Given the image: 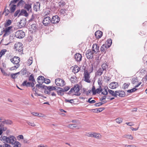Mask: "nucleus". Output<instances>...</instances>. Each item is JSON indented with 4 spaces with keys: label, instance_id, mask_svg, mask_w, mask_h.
<instances>
[{
    "label": "nucleus",
    "instance_id": "58",
    "mask_svg": "<svg viewBox=\"0 0 147 147\" xmlns=\"http://www.w3.org/2000/svg\"><path fill=\"white\" fill-rule=\"evenodd\" d=\"M51 82V81L50 80L48 79H45V80H44V82L46 84H49Z\"/></svg>",
    "mask_w": 147,
    "mask_h": 147
},
{
    "label": "nucleus",
    "instance_id": "1",
    "mask_svg": "<svg viewBox=\"0 0 147 147\" xmlns=\"http://www.w3.org/2000/svg\"><path fill=\"white\" fill-rule=\"evenodd\" d=\"M23 48V45L21 42H16L14 45V49L16 52H20L22 51Z\"/></svg>",
    "mask_w": 147,
    "mask_h": 147
},
{
    "label": "nucleus",
    "instance_id": "16",
    "mask_svg": "<svg viewBox=\"0 0 147 147\" xmlns=\"http://www.w3.org/2000/svg\"><path fill=\"white\" fill-rule=\"evenodd\" d=\"M75 59L77 61H80L82 60V55L79 53H77L74 55Z\"/></svg>",
    "mask_w": 147,
    "mask_h": 147
},
{
    "label": "nucleus",
    "instance_id": "46",
    "mask_svg": "<svg viewBox=\"0 0 147 147\" xmlns=\"http://www.w3.org/2000/svg\"><path fill=\"white\" fill-rule=\"evenodd\" d=\"M27 123L30 126L32 127H34L36 126V125L34 123L33 121H26Z\"/></svg>",
    "mask_w": 147,
    "mask_h": 147
},
{
    "label": "nucleus",
    "instance_id": "31",
    "mask_svg": "<svg viewBox=\"0 0 147 147\" xmlns=\"http://www.w3.org/2000/svg\"><path fill=\"white\" fill-rule=\"evenodd\" d=\"M101 93L102 94H103L104 95H107L108 92L107 91V89L105 88H104L102 89H101Z\"/></svg>",
    "mask_w": 147,
    "mask_h": 147
},
{
    "label": "nucleus",
    "instance_id": "36",
    "mask_svg": "<svg viewBox=\"0 0 147 147\" xmlns=\"http://www.w3.org/2000/svg\"><path fill=\"white\" fill-rule=\"evenodd\" d=\"M7 51V50L6 49L2 50L0 52V57L1 58L3 55H4Z\"/></svg>",
    "mask_w": 147,
    "mask_h": 147
},
{
    "label": "nucleus",
    "instance_id": "59",
    "mask_svg": "<svg viewBox=\"0 0 147 147\" xmlns=\"http://www.w3.org/2000/svg\"><path fill=\"white\" fill-rule=\"evenodd\" d=\"M4 34L3 35V37H5L7 36H9V35L10 34V33L7 32H4Z\"/></svg>",
    "mask_w": 147,
    "mask_h": 147
},
{
    "label": "nucleus",
    "instance_id": "30",
    "mask_svg": "<svg viewBox=\"0 0 147 147\" xmlns=\"http://www.w3.org/2000/svg\"><path fill=\"white\" fill-rule=\"evenodd\" d=\"M102 78V77H100L98 78V83L99 86H101L103 83Z\"/></svg>",
    "mask_w": 147,
    "mask_h": 147
},
{
    "label": "nucleus",
    "instance_id": "62",
    "mask_svg": "<svg viewBox=\"0 0 147 147\" xmlns=\"http://www.w3.org/2000/svg\"><path fill=\"white\" fill-rule=\"evenodd\" d=\"M17 139L18 140H20L21 139H23L24 137L23 135H20L18 136L17 137Z\"/></svg>",
    "mask_w": 147,
    "mask_h": 147
},
{
    "label": "nucleus",
    "instance_id": "45",
    "mask_svg": "<svg viewBox=\"0 0 147 147\" xmlns=\"http://www.w3.org/2000/svg\"><path fill=\"white\" fill-rule=\"evenodd\" d=\"M94 132H90L86 133L85 135L89 137H93Z\"/></svg>",
    "mask_w": 147,
    "mask_h": 147
},
{
    "label": "nucleus",
    "instance_id": "20",
    "mask_svg": "<svg viewBox=\"0 0 147 147\" xmlns=\"http://www.w3.org/2000/svg\"><path fill=\"white\" fill-rule=\"evenodd\" d=\"M141 84H142V82H139V83H138V84H137L135 86V88H134L133 89H130V90H128L127 91V92H130V93L131 92H131H134L135 91H136L138 89H137L136 88L138 87Z\"/></svg>",
    "mask_w": 147,
    "mask_h": 147
},
{
    "label": "nucleus",
    "instance_id": "38",
    "mask_svg": "<svg viewBox=\"0 0 147 147\" xmlns=\"http://www.w3.org/2000/svg\"><path fill=\"white\" fill-rule=\"evenodd\" d=\"M6 7H5V8L3 11V12H2V13H3V14L5 13V16H7L8 14L10 12V11L8 9H6Z\"/></svg>",
    "mask_w": 147,
    "mask_h": 147
},
{
    "label": "nucleus",
    "instance_id": "39",
    "mask_svg": "<svg viewBox=\"0 0 147 147\" xmlns=\"http://www.w3.org/2000/svg\"><path fill=\"white\" fill-rule=\"evenodd\" d=\"M13 147H21V144L18 141H16L13 144Z\"/></svg>",
    "mask_w": 147,
    "mask_h": 147
},
{
    "label": "nucleus",
    "instance_id": "64",
    "mask_svg": "<svg viewBox=\"0 0 147 147\" xmlns=\"http://www.w3.org/2000/svg\"><path fill=\"white\" fill-rule=\"evenodd\" d=\"M76 80L75 78L73 77H71L70 79V80L73 83L75 82Z\"/></svg>",
    "mask_w": 147,
    "mask_h": 147
},
{
    "label": "nucleus",
    "instance_id": "14",
    "mask_svg": "<svg viewBox=\"0 0 147 147\" xmlns=\"http://www.w3.org/2000/svg\"><path fill=\"white\" fill-rule=\"evenodd\" d=\"M22 85L23 86H26V87L31 86L33 87L34 86V84L33 82H28L26 80L22 83Z\"/></svg>",
    "mask_w": 147,
    "mask_h": 147
},
{
    "label": "nucleus",
    "instance_id": "60",
    "mask_svg": "<svg viewBox=\"0 0 147 147\" xmlns=\"http://www.w3.org/2000/svg\"><path fill=\"white\" fill-rule=\"evenodd\" d=\"M18 74V73H16L15 74H11V77L12 78L15 79L17 78V75Z\"/></svg>",
    "mask_w": 147,
    "mask_h": 147
},
{
    "label": "nucleus",
    "instance_id": "61",
    "mask_svg": "<svg viewBox=\"0 0 147 147\" xmlns=\"http://www.w3.org/2000/svg\"><path fill=\"white\" fill-rule=\"evenodd\" d=\"M31 28L32 30H35L36 29V25L35 24H33L31 26Z\"/></svg>",
    "mask_w": 147,
    "mask_h": 147
},
{
    "label": "nucleus",
    "instance_id": "53",
    "mask_svg": "<svg viewBox=\"0 0 147 147\" xmlns=\"http://www.w3.org/2000/svg\"><path fill=\"white\" fill-rule=\"evenodd\" d=\"M105 48H107V47H106V46L105 44H104L102 45V46H101L100 48V51L101 52H103L105 51L104 49Z\"/></svg>",
    "mask_w": 147,
    "mask_h": 147
},
{
    "label": "nucleus",
    "instance_id": "5",
    "mask_svg": "<svg viewBox=\"0 0 147 147\" xmlns=\"http://www.w3.org/2000/svg\"><path fill=\"white\" fill-rule=\"evenodd\" d=\"M15 36L19 38H22L25 36V33L22 30L17 31L15 34Z\"/></svg>",
    "mask_w": 147,
    "mask_h": 147
},
{
    "label": "nucleus",
    "instance_id": "2",
    "mask_svg": "<svg viewBox=\"0 0 147 147\" xmlns=\"http://www.w3.org/2000/svg\"><path fill=\"white\" fill-rule=\"evenodd\" d=\"M79 86L78 85L76 84L71 89L69 92L70 93L74 92V94L75 95L79 96L80 94V93L79 92Z\"/></svg>",
    "mask_w": 147,
    "mask_h": 147
},
{
    "label": "nucleus",
    "instance_id": "47",
    "mask_svg": "<svg viewBox=\"0 0 147 147\" xmlns=\"http://www.w3.org/2000/svg\"><path fill=\"white\" fill-rule=\"evenodd\" d=\"M29 81H31L34 83V82H35V80L32 74H31L29 77Z\"/></svg>",
    "mask_w": 147,
    "mask_h": 147
},
{
    "label": "nucleus",
    "instance_id": "19",
    "mask_svg": "<svg viewBox=\"0 0 147 147\" xmlns=\"http://www.w3.org/2000/svg\"><path fill=\"white\" fill-rule=\"evenodd\" d=\"M40 3L38 2H37L34 5V9L36 11H37L40 10Z\"/></svg>",
    "mask_w": 147,
    "mask_h": 147
},
{
    "label": "nucleus",
    "instance_id": "26",
    "mask_svg": "<svg viewBox=\"0 0 147 147\" xmlns=\"http://www.w3.org/2000/svg\"><path fill=\"white\" fill-rule=\"evenodd\" d=\"M32 4H25L24 8L28 11L31 10Z\"/></svg>",
    "mask_w": 147,
    "mask_h": 147
},
{
    "label": "nucleus",
    "instance_id": "27",
    "mask_svg": "<svg viewBox=\"0 0 147 147\" xmlns=\"http://www.w3.org/2000/svg\"><path fill=\"white\" fill-rule=\"evenodd\" d=\"M94 138L98 139H100L102 138V135L99 133L94 132Z\"/></svg>",
    "mask_w": 147,
    "mask_h": 147
},
{
    "label": "nucleus",
    "instance_id": "40",
    "mask_svg": "<svg viewBox=\"0 0 147 147\" xmlns=\"http://www.w3.org/2000/svg\"><path fill=\"white\" fill-rule=\"evenodd\" d=\"M124 136L125 138L130 140H132L133 139V137L131 135H125Z\"/></svg>",
    "mask_w": 147,
    "mask_h": 147
},
{
    "label": "nucleus",
    "instance_id": "18",
    "mask_svg": "<svg viewBox=\"0 0 147 147\" xmlns=\"http://www.w3.org/2000/svg\"><path fill=\"white\" fill-rule=\"evenodd\" d=\"M115 92L116 93L117 96H118L120 97H123L125 95V92L123 91L117 90L115 91Z\"/></svg>",
    "mask_w": 147,
    "mask_h": 147
},
{
    "label": "nucleus",
    "instance_id": "41",
    "mask_svg": "<svg viewBox=\"0 0 147 147\" xmlns=\"http://www.w3.org/2000/svg\"><path fill=\"white\" fill-rule=\"evenodd\" d=\"M12 28V26H9L7 27H6L4 30V32H7L10 33V30Z\"/></svg>",
    "mask_w": 147,
    "mask_h": 147
},
{
    "label": "nucleus",
    "instance_id": "17",
    "mask_svg": "<svg viewBox=\"0 0 147 147\" xmlns=\"http://www.w3.org/2000/svg\"><path fill=\"white\" fill-rule=\"evenodd\" d=\"M72 71L74 74L76 73L80 70V68L77 65H75L72 66Z\"/></svg>",
    "mask_w": 147,
    "mask_h": 147
},
{
    "label": "nucleus",
    "instance_id": "3",
    "mask_svg": "<svg viewBox=\"0 0 147 147\" xmlns=\"http://www.w3.org/2000/svg\"><path fill=\"white\" fill-rule=\"evenodd\" d=\"M90 73L87 70H84V81L88 83H90L91 82L90 79Z\"/></svg>",
    "mask_w": 147,
    "mask_h": 147
},
{
    "label": "nucleus",
    "instance_id": "57",
    "mask_svg": "<svg viewBox=\"0 0 147 147\" xmlns=\"http://www.w3.org/2000/svg\"><path fill=\"white\" fill-rule=\"evenodd\" d=\"M50 13V11L49 10L47 9L45 12L44 14L45 15L47 16L49 15Z\"/></svg>",
    "mask_w": 147,
    "mask_h": 147
},
{
    "label": "nucleus",
    "instance_id": "56",
    "mask_svg": "<svg viewBox=\"0 0 147 147\" xmlns=\"http://www.w3.org/2000/svg\"><path fill=\"white\" fill-rule=\"evenodd\" d=\"M92 98H89L88 99V102L90 103H95L96 102V101L95 100H91L92 99Z\"/></svg>",
    "mask_w": 147,
    "mask_h": 147
},
{
    "label": "nucleus",
    "instance_id": "55",
    "mask_svg": "<svg viewBox=\"0 0 147 147\" xmlns=\"http://www.w3.org/2000/svg\"><path fill=\"white\" fill-rule=\"evenodd\" d=\"M125 147H138V146L134 145H127L125 144Z\"/></svg>",
    "mask_w": 147,
    "mask_h": 147
},
{
    "label": "nucleus",
    "instance_id": "11",
    "mask_svg": "<svg viewBox=\"0 0 147 147\" xmlns=\"http://www.w3.org/2000/svg\"><path fill=\"white\" fill-rule=\"evenodd\" d=\"M16 139L14 136H10L8 137L7 143L11 144H13L16 142Z\"/></svg>",
    "mask_w": 147,
    "mask_h": 147
},
{
    "label": "nucleus",
    "instance_id": "25",
    "mask_svg": "<svg viewBox=\"0 0 147 147\" xmlns=\"http://www.w3.org/2000/svg\"><path fill=\"white\" fill-rule=\"evenodd\" d=\"M9 5L10 6V10L11 13L14 12L16 9V5L14 4H11L10 3Z\"/></svg>",
    "mask_w": 147,
    "mask_h": 147
},
{
    "label": "nucleus",
    "instance_id": "35",
    "mask_svg": "<svg viewBox=\"0 0 147 147\" xmlns=\"http://www.w3.org/2000/svg\"><path fill=\"white\" fill-rule=\"evenodd\" d=\"M115 120L117 123L120 124L122 122L123 119L122 118L118 117Z\"/></svg>",
    "mask_w": 147,
    "mask_h": 147
},
{
    "label": "nucleus",
    "instance_id": "28",
    "mask_svg": "<svg viewBox=\"0 0 147 147\" xmlns=\"http://www.w3.org/2000/svg\"><path fill=\"white\" fill-rule=\"evenodd\" d=\"M107 43L105 44L107 48H109L112 43V40L111 39H109L107 41Z\"/></svg>",
    "mask_w": 147,
    "mask_h": 147
},
{
    "label": "nucleus",
    "instance_id": "10",
    "mask_svg": "<svg viewBox=\"0 0 147 147\" xmlns=\"http://www.w3.org/2000/svg\"><path fill=\"white\" fill-rule=\"evenodd\" d=\"M60 21L59 17L57 15L53 16L51 19V22L52 24H57Z\"/></svg>",
    "mask_w": 147,
    "mask_h": 147
},
{
    "label": "nucleus",
    "instance_id": "6",
    "mask_svg": "<svg viewBox=\"0 0 147 147\" xmlns=\"http://www.w3.org/2000/svg\"><path fill=\"white\" fill-rule=\"evenodd\" d=\"M102 87L101 86H99L98 88L95 89V86H93L92 88V92L93 95H95L97 93L100 94L101 91Z\"/></svg>",
    "mask_w": 147,
    "mask_h": 147
},
{
    "label": "nucleus",
    "instance_id": "24",
    "mask_svg": "<svg viewBox=\"0 0 147 147\" xmlns=\"http://www.w3.org/2000/svg\"><path fill=\"white\" fill-rule=\"evenodd\" d=\"M45 78L42 76H39L37 79L38 82L40 84H42L44 82Z\"/></svg>",
    "mask_w": 147,
    "mask_h": 147
},
{
    "label": "nucleus",
    "instance_id": "29",
    "mask_svg": "<svg viewBox=\"0 0 147 147\" xmlns=\"http://www.w3.org/2000/svg\"><path fill=\"white\" fill-rule=\"evenodd\" d=\"M103 70L101 68H99L96 73V75L98 76H100L103 73Z\"/></svg>",
    "mask_w": 147,
    "mask_h": 147
},
{
    "label": "nucleus",
    "instance_id": "37",
    "mask_svg": "<svg viewBox=\"0 0 147 147\" xmlns=\"http://www.w3.org/2000/svg\"><path fill=\"white\" fill-rule=\"evenodd\" d=\"M108 91L109 93L111 94L112 96L114 97L117 96V95H116V93L114 91L111 90H109Z\"/></svg>",
    "mask_w": 147,
    "mask_h": 147
},
{
    "label": "nucleus",
    "instance_id": "33",
    "mask_svg": "<svg viewBox=\"0 0 147 147\" xmlns=\"http://www.w3.org/2000/svg\"><path fill=\"white\" fill-rule=\"evenodd\" d=\"M20 64L16 65L15 66L9 68L10 70H13L18 68L20 66Z\"/></svg>",
    "mask_w": 147,
    "mask_h": 147
},
{
    "label": "nucleus",
    "instance_id": "42",
    "mask_svg": "<svg viewBox=\"0 0 147 147\" xmlns=\"http://www.w3.org/2000/svg\"><path fill=\"white\" fill-rule=\"evenodd\" d=\"M102 69L103 70H106V69L108 67V65H107L106 63H104L102 65Z\"/></svg>",
    "mask_w": 147,
    "mask_h": 147
},
{
    "label": "nucleus",
    "instance_id": "4",
    "mask_svg": "<svg viewBox=\"0 0 147 147\" xmlns=\"http://www.w3.org/2000/svg\"><path fill=\"white\" fill-rule=\"evenodd\" d=\"M55 83L58 86L63 87L65 84V82L64 80L60 78L56 79Z\"/></svg>",
    "mask_w": 147,
    "mask_h": 147
},
{
    "label": "nucleus",
    "instance_id": "54",
    "mask_svg": "<svg viewBox=\"0 0 147 147\" xmlns=\"http://www.w3.org/2000/svg\"><path fill=\"white\" fill-rule=\"evenodd\" d=\"M65 11H66V10L65 9H62L60 10V12L61 14L63 15H65Z\"/></svg>",
    "mask_w": 147,
    "mask_h": 147
},
{
    "label": "nucleus",
    "instance_id": "63",
    "mask_svg": "<svg viewBox=\"0 0 147 147\" xmlns=\"http://www.w3.org/2000/svg\"><path fill=\"white\" fill-rule=\"evenodd\" d=\"M69 89L70 88L68 86H66L63 89L64 90V92H65L68 91Z\"/></svg>",
    "mask_w": 147,
    "mask_h": 147
},
{
    "label": "nucleus",
    "instance_id": "49",
    "mask_svg": "<svg viewBox=\"0 0 147 147\" xmlns=\"http://www.w3.org/2000/svg\"><path fill=\"white\" fill-rule=\"evenodd\" d=\"M21 11L20 10V9H18L17 10L15 13L14 16L15 17H16L18 15H19L20 14Z\"/></svg>",
    "mask_w": 147,
    "mask_h": 147
},
{
    "label": "nucleus",
    "instance_id": "22",
    "mask_svg": "<svg viewBox=\"0 0 147 147\" xmlns=\"http://www.w3.org/2000/svg\"><path fill=\"white\" fill-rule=\"evenodd\" d=\"M26 24V20L24 19L21 20L19 22V26L20 28L25 26Z\"/></svg>",
    "mask_w": 147,
    "mask_h": 147
},
{
    "label": "nucleus",
    "instance_id": "9",
    "mask_svg": "<svg viewBox=\"0 0 147 147\" xmlns=\"http://www.w3.org/2000/svg\"><path fill=\"white\" fill-rule=\"evenodd\" d=\"M56 87L52 86H49L47 87V89H46L45 91V92L47 94H50L51 91L56 89Z\"/></svg>",
    "mask_w": 147,
    "mask_h": 147
},
{
    "label": "nucleus",
    "instance_id": "15",
    "mask_svg": "<svg viewBox=\"0 0 147 147\" xmlns=\"http://www.w3.org/2000/svg\"><path fill=\"white\" fill-rule=\"evenodd\" d=\"M92 51L94 52V53H97L99 51V47L98 46L97 44H94L92 47Z\"/></svg>",
    "mask_w": 147,
    "mask_h": 147
},
{
    "label": "nucleus",
    "instance_id": "43",
    "mask_svg": "<svg viewBox=\"0 0 147 147\" xmlns=\"http://www.w3.org/2000/svg\"><path fill=\"white\" fill-rule=\"evenodd\" d=\"M139 83H138V80L137 78H134L132 79V83L133 84H138Z\"/></svg>",
    "mask_w": 147,
    "mask_h": 147
},
{
    "label": "nucleus",
    "instance_id": "52",
    "mask_svg": "<svg viewBox=\"0 0 147 147\" xmlns=\"http://www.w3.org/2000/svg\"><path fill=\"white\" fill-rule=\"evenodd\" d=\"M0 69H1V71L3 75L5 76H9L2 68H0Z\"/></svg>",
    "mask_w": 147,
    "mask_h": 147
},
{
    "label": "nucleus",
    "instance_id": "8",
    "mask_svg": "<svg viewBox=\"0 0 147 147\" xmlns=\"http://www.w3.org/2000/svg\"><path fill=\"white\" fill-rule=\"evenodd\" d=\"M10 61L14 64H20L19 63L20 61V59L18 57L14 56L10 59Z\"/></svg>",
    "mask_w": 147,
    "mask_h": 147
},
{
    "label": "nucleus",
    "instance_id": "51",
    "mask_svg": "<svg viewBox=\"0 0 147 147\" xmlns=\"http://www.w3.org/2000/svg\"><path fill=\"white\" fill-rule=\"evenodd\" d=\"M77 125L75 124H69L68 125V127L71 129H74V128L77 127Z\"/></svg>",
    "mask_w": 147,
    "mask_h": 147
},
{
    "label": "nucleus",
    "instance_id": "21",
    "mask_svg": "<svg viewBox=\"0 0 147 147\" xmlns=\"http://www.w3.org/2000/svg\"><path fill=\"white\" fill-rule=\"evenodd\" d=\"M21 16H24L27 17L28 16V14L26 10L22 9L21 10V12L19 15V17Z\"/></svg>",
    "mask_w": 147,
    "mask_h": 147
},
{
    "label": "nucleus",
    "instance_id": "23",
    "mask_svg": "<svg viewBox=\"0 0 147 147\" xmlns=\"http://www.w3.org/2000/svg\"><path fill=\"white\" fill-rule=\"evenodd\" d=\"M95 36L96 38H100L102 35V32L99 30L96 31L95 33Z\"/></svg>",
    "mask_w": 147,
    "mask_h": 147
},
{
    "label": "nucleus",
    "instance_id": "12",
    "mask_svg": "<svg viewBox=\"0 0 147 147\" xmlns=\"http://www.w3.org/2000/svg\"><path fill=\"white\" fill-rule=\"evenodd\" d=\"M94 53L91 51V50L89 49L86 52V57L88 59H92L93 57V55Z\"/></svg>",
    "mask_w": 147,
    "mask_h": 147
},
{
    "label": "nucleus",
    "instance_id": "7",
    "mask_svg": "<svg viewBox=\"0 0 147 147\" xmlns=\"http://www.w3.org/2000/svg\"><path fill=\"white\" fill-rule=\"evenodd\" d=\"M51 19L50 17L49 16L45 17L43 20V24L44 26H47L51 22Z\"/></svg>",
    "mask_w": 147,
    "mask_h": 147
},
{
    "label": "nucleus",
    "instance_id": "50",
    "mask_svg": "<svg viewBox=\"0 0 147 147\" xmlns=\"http://www.w3.org/2000/svg\"><path fill=\"white\" fill-rule=\"evenodd\" d=\"M130 85V83H124L123 85V89H126Z\"/></svg>",
    "mask_w": 147,
    "mask_h": 147
},
{
    "label": "nucleus",
    "instance_id": "32",
    "mask_svg": "<svg viewBox=\"0 0 147 147\" xmlns=\"http://www.w3.org/2000/svg\"><path fill=\"white\" fill-rule=\"evenodd\" d=\"M64 90L63 89L61 88L60 90H58L57 91L58 95L60 96H62L64 94Z\"/></svg>",
    "mask_w": 147,
    "mask_h": 147
},
{
    "label": "nucleus",
    "instance_id": "48",
    "mask_svg": "<svg viewBox=\"0 0 147 147\" xmlns=\"http://www.w3.org/2000/svg\"><path fill=\"white\" fill-rule=\"evenodd\" d=\"M1 140H3L7 143L8 137H7L5 136H1Z\"/></svg>",
    "mask_w": 147,
    "mask_h": 147
},
{
    "label": "nucleus",
    "instance_id": "44",
    "mask_svg": "<svg viewBox=\"0 0 147 147\" xmlns=\"http://www.w3.org/2000/svg\"><path fill=\"white\" fill-rule=\"evenodd\" d=\"M32 63V57H30L27 62V64L28 66H30Z\"/></svg>",
    "mask_w": 147,
    "mask_h": 147
},
{
    "label": "nucleus",
    "instance_id": "34",
    "mask_svg": "<svg viewBox=\"0 0 147 147\" xmlns=\"http://www.w3.org/2000/svg\"><path fill=\"white\" fill-rule=\"evenodd\" d=\"M11 20H7L5 24H4V26L5 27H7L8 26H9L11 25Z\"/></svg>",
    "mask_w": 147,
    "mask_h": 147
},
{
    "label": "nucleus",
    "instance_id": "13",
    "mask_svg": "<svg viewBox=\"0 0 147 147\" xmlns=\"http://www.w3.org/2000/svg\"><path fill=\"white\" fill-rule=\"evenodd\" d=\"M119 84L117 82H113L110 84L109 85V87L111 89H114L117 87Z\"/></svg>",
    "mask_w": 147,
    "mask_h": 147
}]
</instances>
